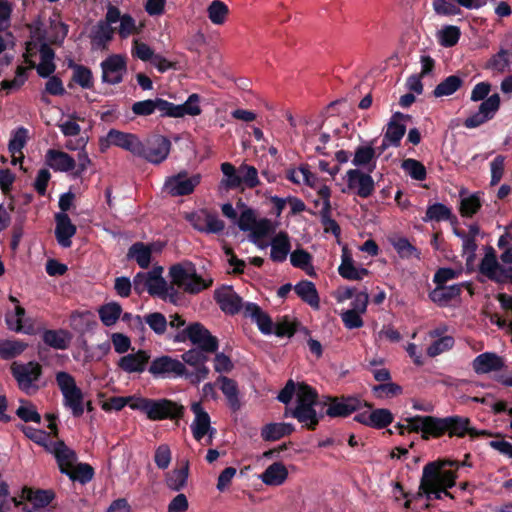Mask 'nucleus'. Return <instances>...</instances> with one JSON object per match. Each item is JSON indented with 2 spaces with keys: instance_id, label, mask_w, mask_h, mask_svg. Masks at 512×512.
Instances as JSON below:
<instances>
[{
  "instance_id": "nucleus-1",
  "label": "nucleus",
  "mask_w": 512,
  "mask_h": 512,
  "mask_svg": "<svg viewBox=\"0 0 512 512\" xmlns=\"http://www.w3.org/2000/svg\"><path fill=\"white\" fill-rule=\"evenodd\" d=\"M294 394L296 396V406L291 411V415L307 428L313 429L319 421L316 411L318 402L315 391L305 384L296 386L293 381H289L279 393L278 400L287 404Z\"/></svg>"
},
{
  "instance_id": "nucleus-2",
  "label": "nucleus",
  "mask_w": 512,
  "mask_h": 512,
  "mask_svg": "<svg viewBox=\"0 0 512 512\" xmlns=\"http://www.w3.org/2000/svg\"><path fill=\"white\" fill-rule=\"evenodd\" d=\"M446 465H454L450 460L431 462L423 468L420 490L427 499H440L442 495L451 497L447 492L455 484L456 475L452 471L443 470Z\"/></svg>"
},
{
  "instance_id": "nucleus-3",
  "label": "nucleus",
  "mask_w": 512,
  "mask_h": 512,
  "mask_svg": "<svg viewBox=\"0 0 512 512\" xmlns=\"http://www.w3.org/2000/svg\"><path fill=\"white\" fill-rule=\"evenodd\" d=\"M42 24L37 22L31 27V41L27 43L24 54L25 62L35 68L39 76L46 78L54 73V52L43 41Z\"/></svg>"
},
{
  "instance_id": "nucleus-4",
  "label": "nucleus",
  "mask_w": 512,
  "mask_h": 512,
  "mask_svg": "<svg viewBox=\"0 0 512 512\" xmlns=\"http://www.w3.org/2000/svg\"><path fill=\"white\" fill-rule=\"evenodd\" d=\"M53 453L60 471L71 480L87 483L93 478V469L86 463H78L73 450L60 442L54 446Z\"/></svg>"
},
{
  "instance_id": "nucleus-5",
  "label": "nucleus",
  "mask_w": 512,
  "mask_h": 512,
  "mask_svg": "<svg viewBox=\"0 0 512 512\" xmlns=\"http://www.w3.org/2000/svg\"><path fill=\"white\" fill-rule=\"evenodd\" d=\"M237 208L240 210V216L237 220L238 227L245 232H249L250 240L259 248L267 247L264 239L272 232V223L256 215L255 211L247 208L243 203H238Z\"/></svg>"
},
{
  "instance_id": "nucleus-6",
  "label": "nucleus",
  "mask_w": 512,
  "mask_h": 512,
  "mask_svg": "<svg viewBox=\"0 0 512 512\" xmlns=\"http://www.w3.org/2000/svg\"><path fill=\"white\" fill-rule=\"evenodd\" d=\"M172 284L184 292L195 294L208 288L213 280L197 274L195 266L190 262L173 265L169 270Z\"/></svg>"
},
{
  "instance_id": "nucleus-7",
  "label": "nucleus",
  "mask_w": 512,
  "mask_h": 512,
  "mask_svg": "<svg viewBox=\"0 0 512 512\" xmlns=\"http://www.w3.org/2000/svg\"><path fill=\"white\" fill-rule=\"evenodd\" d=\"M162 272V267H156L149 272L138 273L133 281L134 289L138 293L147 291L151 295L173 301L174 290L167 286L165 279L162 277Z\"/></svg>"
},
{
  "instance_id": "nucleus-8",
  "label": "nucleus",
  "mask_w": 512,
  "mask_h": 512,
  "mask_svg": "<svg viewBox=\"0 0 512 512\" xmlns=\"http://www.w3.org/2000/svg\"><path fill=\"white\" fill-rule=\"evenodd\" d=\"M132 409L144 412L151 420L180 418L184 413V406L171 400H150L142 397L135 401Z\"/></svg>"
},
{
  "instance_id": "nucleus-9",
  "label": "nucleus",
  "mask_w": 512,
  "mask_h": 512,
  "mask_svg": "<svg viewBox=\"0 0 512 512\" xmlns=\"http://www.w3.org/2000/svg\"><path fill=\"white\" fill-rule=\"evenodd\" d=\"M55 379L63 396V405L71 411L73 416L80 417L84 413L85 401L75 378L65 371H60L56 373Z\"/></svg>"
},
{
  "instance_id": "nucleus-10",
  "label": "nucleus",
  "mask_w": 512,
  "mask_h": 512,
  "mask_svg": "<svg viewBox=\"0 0 512 512\" xmlns=\"http://www.w3.org/2000/svg\"><path fill=\"white\" fill-rule=\"evenodd\" d=\"M193 420L190 424L191 433L198 442L204 441L206 444H212L216 429L212 426L211 417L205 410L201 401H193L190 404Z\"/></svg>"
},
{
  "instance_id": "nucleus-11",
  "label": "nucleus",
  "mask_w": 512,
  "mask_h": 512,
  "mask_svg": "<svg viewBox=\"0 0 512 512\" xmlns=\"http://www.w3.org/2000/svg\"><path fill=\"white\" fill-rule=\"evenodd\" d=\"M202 175L200 173H189L182 170L166 178L163 191L173 197L190 195L201 183Z\"/></svg>"
},
{
  "instance_id": "nucleus-12",
  "label": "nucleus",
  "mask_w": 512,
  "mask_h": 512,
  "mask_svg": "<svg viewBox=\"0 0 512 512\" xmlns=\"http://www.w3.org/2000/svg\"><path fill=\"white\" fill-rule=\"evenodd\" d=\"M11 372L19 388L25 393L33 394L39 389L38 380L42 373L40 364L36 362H14L11 365Z\"/></svg>"
},
{
  "instance_id": "nucleus-13",
  "label": "nucleus",
  "mask_w": 512,
  "mask_h": 512,
  "mask_svg": "<svg viewBox=\"0 0 512 512\" xmlns=\"http://www.w3.org/2000/svg\"><path fill=\"white\" fill-rule=\"evenodd\" d=\"M345 187L342 192L354 193L361 198L371 196L375 190V183L370 174L358 168L349 169L343 176Z\"/></svg>"
},
{
  "instance_id": "nucleus-14",
  "label": "nucleus",
  "mask_w": 512,
  "mask_h": 512,
  "mask_svg": "<svg viewBox=\"0 0 512 512\" xmlns=\"http://www.w3.org/2000/svg\"><path fill=\"white\" fill-rule=\"evenodd\" d=\"M110 146L120 147L136 156L143 153V144L136 135L116 129H111L104 138L100 139L101 151H106Z\"/></svg>"
},
{
  "instance_id": "nucleus-15",
  "label": "nucleus",
  "mask_w": 512,
  "mask_h": 512,
  "mask_svg": "<svg viewBox=\"0 0 512 512\" xmlns=\"http://www.w3.org/2000/svg\"><path fill=\"white\" fill-rule=\"evenodd\" d=\"M101 80L109 85L121 83L127 73V57L122 54H111L101 64Z\"/></svg>"
},
{
  "instance_id": "nucleus-16",
  "label": "nucleus",
  "mask_w": 512,
  "mask_h": 512,
  "mask_svg": "<svg viewBox=\"0 0 512 512\" xmlns=\"http://www.w3.org/2000/svg\"><path fill=\"white\" fill-rule=\"evenodd\" d=\"M202 349H190L186 351L182 355L183 361L194 367L195 370L193 372L187 373L185 371V376L190 380L192 384H199L201 381L205 380L209 375V368L205 365L208 361V356Z\"/></svg>"
},
{
  "instance_id": "nucleus-17",
  "label": "nucleus",
  "mask_w": 512,
  "mask_h": 512,
  "mask_svg": "<svg viewBox=\"0 0 512 512\" xmlns=\"http://www.w3.org/2000/svg\"><path fill=\"white\" fill-rule=\"evenodd\" d=\"M369 295L366 291H360L351 303V308L341 312L340 317L348 329L361 328L364 325L362 316L367 311Z\"/></svg>"
},
{
  "instance_id": "nucleus-18",
  "label": "nucleus",
  "mask_w": 512,
  "mask_h": 512,
  "mask_svg": "<svg viewBox=\"0 0 512 512\" xmlns=\"http://www.w3.org/2000/svg\"><path fill=\"white\" fill-rule=\"evenodd\" d=\"M437 437L448 433L450 436L462 437L468 433L471 437L484 435L485 431H476L469 427V420L467 418L452 416L445 418H438Z\"/></svg>"
},
{
  "instance_id": "nucleus-19",
  "label": "nucleus",
  "mask_w": 512,
  "mask_h": 512,
  "mask_svg": "<svg viewBox=\"0 0 512 512\" xmlns=\"http://www.w3.org/2000/svg\"><path fill=\"white\" fill-rule=\"evenodd\" d=\"M438 418L433 416H415L406 419V425H399V433L404 430L409 432H421L422 438L437 437Z\"/></svg>"
},
{
  "instance_id": "nucleus-20",
  "label": "nucleus",
  "mask_w": 512,
  "mask_h": 512,
  "mask_svg": "<svg viewBox=\"0 0 512 512\" xmlns=\"http://www.w3.org/2000/svg\"><path fill=\"white\" fill-rule=\"evenodd\" d=\"M512 266L500 264L494 252H487L480 264V272L489 279L502 283L508 282Z\"/></svg>"
},
{
  "instance_id": "nucleus-21",
  "label": "nucleus",
  "mask_w": 512,
  "mask_h": 512,
  "mask_svg": "<svg viewBox=\"0 0 512 512\" xmlns=\"http://www.w3.org/2000/svg\"><path fill=\"white\" fill-rule=\"evenodd\" d=\"M171 143L163 136L157 135L152 137L147 146L143 145V153L139 155L153 164L163 162L169 155Z\"/></svg>"
},
{
  "instance_id": "nucleus-22",
  "label": "nucleus",
  "mask_w": 512,
  "mask_h": 512,
  "mask_svg": "<svg viewBox=\"0 0 512 512\" xmlns=\"http://www.w3.org/2000/svg\"><path fill=\"white\" fill-rule=\"evenodd\" d=\"M186 332L188 339L205 352L217 350V339L203 325L194 323L187 328Z\"/></svg>"
},
{
  "instance_id": "nucleus-23",
  "label": "nucleus",
  "mask_w": 512,
  "mask_h": 512,
  "mask_svg": "<svg viewBox=\"0 0 512 512\" xmlns=\"http://www.w3.org/2000/svg\"><path fill=\"white\" fill-rule=\"evenodd\" d=\"M149 372L155 376H182L185 374V366L176 359L162 356L152 361Z\"/></svg>"
},
{
  "instance_id": "nucleus-24",
  "label": "nucleus",
  "mask_w": 512,
  "mask_h": 512,
  "mask_svg": "<svg viewBox=\"0 0 512 512\" xmlns=\"http://www.w3.org/2000/svg\"><path fill=\"white\" fill-rule=\"evenodd\" d=\"M500 105V98L498 94H494L487 98L479 107V110L474 115L465 120V126L468 128H475L490 118L493 117Z\"/></svg>"
},
{
  "instance_id": "nucleus-25",
  "label": "nucleus",
  "mask_w": 512,
  "mask_h": 512,
  "mask_svg": "<svg viewBox=\"0 0 512 512\" xmlns=\"http://www.w3.org/2000/svg\"><path fill=\"white\" fill-rule=\"evenodd\" d=\"M106 21L110 24L119 22L118 33L122 38H127L138 32L135 20L128 14H121L119 9L109 6L106 13Z\"/></svg>"
},
{
  "instance_id": "nucleus-26",
  "label": "nucleus",
  "mask_w": 512,
  "mask_h": 512,
  "mask_svg": "<svg viewBox=\"0 0 512 512\" xmlns=\"http://www.w3.org/2000/svg\"><path fill=\"white\" fill-rule=\"evenodd\" d=\"M161 249V244L153 243L146 245L138 242L129 248L127 256L129 259L135 260L141 268H147L150 265L152 253L160 252Z\"/></svg>"
},
{
  "instance_id": "nucleus-27",
  "label": "nucleus",
  "mask_w": 512,
  "mask_h": 512,
  "mask_svg": "<svg viewBox=\"0 0 512 512\" xmlns=\"http://www.w3.org/2000/svg\"><path fill=\"white\" fill-rule=\"evenodd\" d=\"M55 235L60 246L68 248L71 246V238L76 233V226L71 222L66 213H58L55 217Z\"/></svg>"
},
{
  "instance_id": "nucleus-28",
  "label": "nucleus",
  "mask_w": 512,
  "mask_h": 512,
  "mask_svg": "<svg viewBox=\"0 0 512 512\" xmlns=\"http://www.w3.org/2000/svg\"><path fill=\"white\" fill-rule=\"evenodd\" d=\"M338 273L344 279L359 281L366 277L369 274V271L366 268L357 266L351 255L346 250H343L341 264L338 267Z\"/></svg>"
},
{
  "instance_id": "nucleus-29",
  "label": "nucleus",
  "mask_w": 512,
  "mask_h": 512,
  "mask_svg": "<svg viewBox=\"0 0 512 512\" xmlns=\"http://www.w3.org/2000/svg\"><path fill=\"white\" fill-rule=\"evenodd\" d=\"M215 298L220 308L226 313L234 314L242 308L241 298L231 287L217 289Z\"/></svg>"
},
{
  "instance_id": "nucleus-30",
  "label": "nucleus",
  "mask_w": 512,
  "mask_h": 512,
  "mask_svg": "<svg viewBox=\"0 0 512 512\" xmlns=\"http://www.w3.org/2000/svg\"><path fill=\"white\" fill-rule=\"evenodd\" d=\"M403 115L400 113H396L392 116L391 120L387 125V130L384 135V139L382 142L383 149L389 146H397L400 143V140L405 134L406 127L402 123Z\"/></svg>"
},
{
  "instance_id": "nucleus-31",
  "label": "nucleus",
  "mask_w": 512,
  "mask_h": 512,
  "mask_svg": "<svg viewBox=\"0 0 512 512\" xmlns=\"http://www.w3.org/2000/svg\"><path fill=\"white\" fill-rule=\"evenodd\" d=\"M288 470L282 462H274L269 465L259 476V479L267 486H281L288 479Z\"/></svg>"
},
{
  "instance_id": "nucleus-32",
  "label": "nucleus",
  "mask_w": 512,
  "mask_h": 512,
  "mask_svg": "<svg viewBox=\"0 0 512 512\" xmlns=\"http://www.w3.org/2000/svg\"><path fill=\"white\" fill-rule=\"evenodd\" d=\"M361 401L355 397L335 399L331 401L326 410L331 417H345L359 409Z\"/></svg>"
},
{
  "instance_id": "nucleus-33",
  "label": "nucleus",
  "mask_w": 512,
  "mask_h": 512,
  "mask_svg": "<svg viewBox=\"0 0 512 512\" xmlns=\"http://www.w3.org/2000/svg\"><path fill=\"white\" fill-rule=\"evenodd\" d=\"M25 309L20 305L15 306V311L6 315V323L9 329L25 334L35 332L34 325L30 319H25Z\"/></svg>"
},
{
  "instance_id": "nucleus-34",
  "label": "nucleus",
  "mask_w": 512,
  "mask_h": 512,
  "mask_svg": "<svg viewBox=\"0 0 512 512\" xmlns=\"http://www.w3.org/2000/svg\"><path fill=\"white\" fill-rule=\"evenodd\" d=\"M201 113L199 105V96L192 94L188 97L187 101L181 105H175L168 102L167 116L170 117H183L185 115L197 116Z\"/></svg>"
},
{
  "instance_id": "nucleus-35",
  "label": "nucleus",
  "mask_w": 512,
  "mask_h": 512,
  "mask_svg": "<svg viewBox=\"0 0 512 512\" xmlns=\"http://www.w3.org/2000/svg\"><path fill=\"white\" fill-rule=\"evenodd\" d=\"M244 315L246 317L251 318L253 322H255L259 328V330L264 334H271L274 330V324L272 323L270 317L264 313L256 304L247 303L243 306Z\"/></svg>"
},
{
  "instance_id": "nucleus-36",
  "label": "nucleus",
  "mask_w": 512,
  "mask_h": 512,
  "mask_svg": "<svg viewBox=\"0 0 512 512\" xmlns=\"http://www.w3.org/2000/svg\"><path fill=\"white\" fill-rule=\"evenodd\" d=\"M168 101L161 98L148 99L135 102L132 106V111L135 115L148 116L155 111H159L162 115L167 116Z\"/></svg>"
},
{
  "instance_id": "nucleus-37",
  "label": "nucleus",
  "mask_w": 512,
  "mask_h": 512,
  "mask_svg": "<svg viewBox=\"0 0 512 512\" xmlns=\"http://www.w3.org/2000/svg\"><path fill=\"white\" fill-rule=\"evenodd\" d=\"M48 165L57 171L68 172L76 167L75 160L65 152L49 150L46 154Z\"/></svg>"
},
{
  "instance_id": "nucleus-38",
  "label": "nucleus",
  "mask_w": 512,
  "mask_h": 512,
  "mask_svg": "<svg viewBox=\"0 0 512 512\" xmlns=\"http://www.w3.org/2000/svg\"><path fill=\"white\" fill-rule=\"evenodd\" d=\"M149 356L144 351H138L131 353L120 358L118 365L119 367L127 372H142L148 361Z\"/></svg>"
},
{
  "instance_id": "nucleus-39",
  "label": "nucleus",
  "mask_w": 512,
  "mask_h": 512,
  "mask_svg": "<svg viewBox=\"0 0 512 512\" xmlns=\"http://www.w3.org/2000/svg\"><path fill=\"white\" fill-rule=\"evenodd\" d=\"M318 199L315 200V204L317 207H319V212L322 216L323 221L328 225L329 228H332L333 230L338 229V226L336 225L335 221L331 220L329 217L330 214V195L331 191L328 186L323 185L319 187L318 191Z\"/></svg>"
},
{
  "instance_id": "nucleus-40",
  "label": "nucleus",
  "mask_w": 512,
  "mask_h": 512,
  "mask_svg": "<svg viewBox=\"0 0 512 512\" xmlns=\"http://www.w3.org/2000/svg\"><path fill=\"white\" fill-rule=\"evenodd\" d=\"M270 257L275 262H283L286 260L290 251V240L287 234L279 233L276 235L271 243Z\"/></svg>"
},
{
  "instance_id": "nucleus-41",
  "label": "nucleus",
  "mask_w": 512,
  "mask_h": 512,
  "mask_svg": "<svg viewBox=\"0 0 512 512\" xmlns=\"http://www.w3.org/2000/svg\"><path fill=\"white\" fill-rule=\"evenodd\" d=\"M502 367L501 358L493 353H483L473 361V368L477 373H489Z\"/></svg>"
},
{
  "instance_id": "nucleus-42",
  "label": "nucleus",
  "mask_w": 512,
  "mask_h": 512,
  "mask_svg": "<svg viewBox=\"0 0 512 512\" xmlns=\"http://www.w3.org/2000/svg\"><path fill=\"white\" fill-rule=\"evenodd\" d=\"M461 292L459 285L445 286L437 284V287L430 293V299L441 306L446 305L452 299L458 297Z\"/></svg>"
},
{
  "instance_id": "nucleus-43",
  "label": "nucleus",
  "mask_w": 512,
  "mask_h": 512,
  "mask_svg": "<svg viewBox=\"0 0 512 512\" xmlns=\"http://www.w3.org/2000/svg\"><path fill=\"white\" fill-rule=\"evenodd\" d=\"M287 177L295 184H304L311 188H316L318 185L317 176L313 174L307 166L290 169L287 172Z\"/></svg>"
},
{
  "instance_id": "nucleus-44",
  "label": "nucleus",
  "mask_w": 512,
  "mask_h": 512,
  "mask_svg": "<svg viewBox=\"0 0 512 512\" xmlns=\"http://www.w3.org/2000/svg\"><path fill=\"white\" fill-rule=\"evenodd\" d=\"M293 427L288 423H269L261 429V437L265 441H276L289 435Z\"/></svg>"
},
{
  "instance_id": "nucleus-45",
  "label": "nucleus",
  "mask_w": 512,
  "mask_h": 512,
  "mask_svg": "<svg viewBox=\"0 0 512 512\" xmlns=\"http://www.w3.org/2000/svg\"><path fill=\"white\" fill-rule=\"evenodd\" d=\"M296 294L311 307L319 308V296L315 285L310 281H301L295 285Z\"/></svg>"
},
{
  "instance_id": "nucleus-46",
  "label": "nucleus",
  "mask_w": 512,
  "mask_h": 512,
  "mask_svg": "<svg viewBox=\"0 0 512 512\" xmlns=\"http://www.w3.org/2000/svg\"><path fill=\"white\" fill-rule=\"evenodd\" d=\"M291 264L302 269L307 275L316 276L315 269L312 265V256L304 249H296L290 254Z\"/></svg>"
},
{
  "instance_id": "nucleus-47",
  "label": "nucleus",
  "mask_w": 512,
  "mask_h": 512,
  "mask_svg": "<svg viewBox=\"0 0 512 512\" xmlns=\"http://www.w3.org/2000/svg\"><path fill=\"white\" fill-rule=\"evenodd\" d=\"M43 341L55 349H66L70 344L71 335L65 330H47L43 333Z\"/></svg>"
},
{
  "instance_id": "nucleus-48",
  "label": "nucleus",
  "mask_w": 512,
  "mask_h": 512,
  "mask_svg": "<svg viewBox=\"0 0 512 512\" xmlns=\"http://www.w3.org/2000/svg\"><path fill=\"white\" fill-rule=\"evenodd\" d=\"M207 16L209 20L214 25H222L226 22L228 14H229V8L228 6L221 0H213L208 6H207Z\"/></svg>"
},
{
  "instance_id": "nucleus-49",
  "label": "nucleus",
  "mask_w": 512,
  "mask_h": 512,
  "mask_svg": "<svg viewBox=\"0 0 512 512\" xmlns=\"http://www.w3.org/2000/svg\"><path fill=\"white\" fill-rule=\"evenodd\" d=\"M110 25L107 21L97 24L92 36V42L95 47L105 48L112 40L114 29Z\"/></svg>"
},
{
  "instance_id": "nucleus-50",
  "label": "nucleus",
  "mask_w": 512,
  "mask_h": 512,
  "mask_svg": "<svg viewBox=\"0 0 512 512\" xmlns=\"http://www.w3.org/2000/svg\"><path fill=\"white\" fill-rule=\"evenodd\" d=\"M121 306L116 302H109L98 309L101 322L105 326H113L120 318Z\"/></svg>"
},
{
  "instance_id": "nucleus-51",
  "label": "nucleus",
  "mask_w": 512,
  "mask_h": 512,
  "mask_svg": "<svg viewBox=\"0 0 512 512\" xmlns=\"http://www.w3.org/2000/svg\"><path fill=\"white\" fill-rule=\"evenodd\" d=\"M23 497L31 504L33 507H43L48 505L53 499V493L48 490H32V489H24Z\"/></svg>"
},
{
  "instance_id": "nucleus-52",
  "label": "nucleus",
  "mask_w": 512,
  "mask_h": 512,
  "mask_svg": "<svg viewBox=\"0 0 512 512\" xmlns=\"http://www.w3.org/2000/svg\"><path fill=\"white\" fill-rule=\"evenodd\" d=\"M188 473V463H185V465L179 469H174L166 478L167 486L174 491L181 490L186 486Z\"/></svg>"
},
{
  "instance_id": "nucleus-53",
  "label": "nucleus",
  "mask_w": 512,
  "mask_h": 512,
  "mask_svg": "<svg viewBox=\"0 0 512 512\" xmlns=\"http://www.w3.org/2000/svg\"><path fill=\"white\" fill-rule=\"evenodd\" d=\"M219 381L221 383L220 389L227 398L230 407L233 410L239 409L240 401L238 398V389L236 383L226 377H220Z\"/></svg>"
},
{
  "instance_id": "nucleus-54",
  "label": "nucleus",
  "mask_w": 512,
  "mask_h": 512,
  "mask_svg": "<svg viewBox=\"0 0 512 512\" xmlns=\"http://www.w3.org/2000/svg\"><path fill=\"white\" fill-rule=\"evenodd\" d=\"M28 140V130L24 127H18L11 132L8 143V150L11 155L21 153Z\"/></svg>"
},
{
  "instance_id": "nucleus-55",
  "label": "nucleus",
  "mask_w": 512,
  "mask_h": 512,
  "mask_svg": "<svg viewBox=\"0 0 512 512\" xmlns=\"http://www.w3.org/2000/svg\"><path fill=\"white\" fill-rule=\"evenodd\" d=\"M223 179L221 186L226 189L240 187L239 168L236 169L231 163L225 162L221 164Z\"/></svg>"
},
{
  "instance_id": "nucleus-56",
  "label": "nucleus",
  "mask_w": 512,
  "mask_h": 512,
  "mask_svg": "<svg viewBox=\"0 0 512 512\" xmlns=\"http://www.w3.org/2000/svg\"><path fill=\"white\" fill-rule=\"evenodd\" d=\"M27 347V344L20 340L0 341V357L10 359L20 355Z\"/></svg>"
},
{
  "instance_id": "nucleus-57",
  "label": "nucleus",
  "mask_w": 512,
  "mask_h": 512,
  "mask_svg": "<svg viewBox=\"0 0 512 512\" xmlns=\"http://www.w3.org/2000/svg\"><path fill=\"white\" fill-rule=\"evenodd\" d=\"M139 396H128V397H111L101 403V407L104 411H120L126 405L132 409V405L137 401Z\"/></svg>"
},
{
  "instance_id": "nucleus-58",
  "label": "nucleus",
  "mask_w": 512,
  "mask_h": 512,
  "mask_svg": "<svg viewBox=\"0 0 512 512\" xmlns=\"http://www.w3.org/2000/svg\"><path fill=\"white\" fill-rule=\"evenodd\" d=\"M239 178L240 187L245 186L248 188H254L260 183L257 169L247 164L239 166Z\"/></svg>"
},
{
  "instance_id": "nucleus-59",
  "label": "nucleus",
  "mask_w": 512,
  "mask_h": 512,
  "mask_svg": "<svg viewBox=\"0 0 512 512\" xmlns=\"http://www.w3.org/2000/svg\"><path fill=\"white\" fill-rule=\"evenodd\" d=\"M438 41L442 46L451 47L454 46L460 37V30L457 26L449 25L445 26L437 33Z\"/></svg>"
},
{
  "instance_id": "nucleus-60",
  "label": "nucleus",
  "mask_w": 512,
  "mask_h": 512,
  "mask_svg": "<svg viewBox=\"0 0 512 512\" xmlns=\"http://www.w3.org/2000/svg\"><path fill=\"white\" fill-rule=\"evenodd\" d=\"M461 85V80L457 76H449L440 84H438L434 90L436 97L449 96L453 94Z\"/></svg>"
},
{
  "instance_id": "nucleus-61",
  "label": "nucleus",
  "mask_w": 512,
  "mask_h": 512,
  "mask_svg": "<svg viewBox=\"0 0 512 512\" xmlns=\"http://www.w3.org/2000/svg\"><path fill=\"white\" fill-rule=\"evenodd\" d=\"M403 170L415 180H424L426 169L422 163L415 159H406L402 162Z\"/></svg>"
},
{
  "instance_id": "nucleus-62",
  "label": "nucleus",
  "mask_w": 512,
  "mask_h": 512,
  "mask_svg": "<svg viewBox=\"0 0 512 512\" xmlns=\"http://www.w3.org/2000/svg\"><path fill=\"white\" fill-rule=\"evenodd\" d=\"M375 156L374 148L370 145L360 146L355 150L352 163L356 167H363L369 164Z\"/></svg>"
},
{
  "instance_id": "nucleus-63",
  "label": "nucleus",
  "mask_w": 512,
  "mask_h": 512,
  "mask_svg": "<svg viewBox=\"0 0 512 512\" xmlns=\"http://www.w3.org/2000/svg\"><path fill=\"white\" fill-rule=\"evenodd\" d=\"M145 323L156 333L163 334L166 331L167 320L165 316L159 312L147 314L144 317Z\"/></svg>"
},
{
  "instance_id": "nucleus-64",
  "label": "nucleus",
  "mask_w": 512,
  "mask_h": 512,
  "mask_svg": "<svg viewBox=\"0 0 512 512\" xmlns=\"http://www.w3.org/2000/svg\"><path fill=\"white\" fill-rule=\"evenodd\" d=\"M378 398H391L402 393V387L393 382H385L373 387Z\"/></svg>"
}]
</instances>
